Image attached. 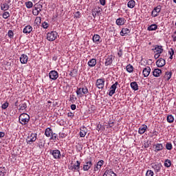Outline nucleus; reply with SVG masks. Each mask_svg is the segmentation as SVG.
Masks as SVG:
<instances>
[{"label":"nucleus","instance_id":"51","mask_svg":"<svg viewBox=\"0 0 176 176\" xmlns=\"http://www.w3.org/2000/svg\"><path fill=\"white\" fill-rule=\"evenodd\" d=\"M39 13H41V11H39L38 10H35V8L33 10L34 16H38V14H39Z\"/></svg>","mask_w":176,"mask_h":176},{"label":"nucleus","instance_id":"59","mask_svg":"<svg viewBox=\"0 0 176 176\" xmlns=\"http://www.w3.org/2000/svg\"><path fill=\"white\" fill-rule=\"evenodd\" d=\"M100 3L104 6L105 5V0H100Z\"/></svg>","mask_w":176,"mask_h":176},{"label":"nucleus","instance_id":"57","mask_svg":"<svg viewBox=\"0 0 176 176\" xmlns=\"http://www.w3.org/2000/svg\"><path fill=\"white\" fill-rule=\"evenodd\" d=\"M5 137V132L0 131V138Z\"/></svg>","mask_w":176,"mask_h":176},{"label":"nucleus","instance_id":"22","mask_svg":"<svg viewBox=\"0 0 176 176\" xmlns=\"http://www.w3.org/2000/svg\"><path fill=\"white\" fill-rule=\"evenodd\" d=\"M1 6V10H3L4 12H6V10H9V8H10V6L8 3H3L0 5Z\"/></svg>","mask_w":176,"mask_h":176},{"label":"nucleus","instance_id":"64","mask_svg":"<svg viewBox=\"0 0 176 176\" xmlns=\"http://www.w3.org/2000/svg\"><path fill=\"white\" fill-rule=\"evenodd\" d=\"M173 144H174L175 146H176V139H175Z\"/></svg>","mask_w":176,"mask_h":176},{"label":"nucleus","instance_id":"50","mask_svg":"<svg viewBox=\"0 0 176 176\" xmlns=\"http://www.w3.org/2000/svg\"><path fill=\"white\" fill-rule=\"evenodd\" d=\"M100 169H101V166H98L97 164L95 165L94 168V171H98Z\"/></svg>","mask_w":176,"mask_h":176},{"label":"nucleus","instance_id":"61","mask_svg":"<svg viewBox=\"0 0 176 176\" xmlns=\"http://www.w3.org/2000/svg\"><path fill=\"white\" fill-rule=\"evenodd\" d=\"M41 17H36V21H38L39 23H41Z\"/></svg>","mask_w":176,"mask_h":176},{"label":"nucleus","instance_id":"30","mask_svg":"<svg viewBox=\"0 0 176 176\" xmlns=\"http://www.w3.org/2000/svg\"><path fill=\"white\" fill-rule=\"evenodd\" d=\"M131 87L133 90H135V91H137V90H138V84L135 81L132 82H131Z\"/></svg>","mask_w":176,"mask_h":176},{"label":"nucleus","instance_id":"21","mask_svg":"<svg viewBox=\"0 0 176 176\" xmlns=\"http://www.w3.org/2000/svg\"><path fill=\"white\" fill-rule=\"evenodd\" d=\"M153 75L155 78H159L162 75V69H155L153 72Z\"/></svg>","mask_w":176,"mask_h":176},{"label":"nucleus","instance_id":"39","mask_svg":"<svg viewBox=\"0 0 176 176\" xmlns=\"http://www.w3.org/2000/svg\"><path fill=\"white\" fill-rule=\"evenodd\" d=\"M2 17L6 20V19H9V17H10V13L9 12H4L2 14Z\"/></svg>","mask_w":176,"mask_h":176},{"label":"nucleus","instance_id":"55","mask_svg":"<svg viewBox=\"0 0 176 176\" xmlns=\"http://www.w3.org/2000/svg\"><path fill=\"white\" fill-rule=\"evenodd\" d=\"M70 108L72 111H75V109H76V104H72L70 106Z\"/></svg>","mask_w":176,"mask_h":176},{"label":"nucleus","instance_id":"19","mask_svg":"<svg viewBox=\"0 0 176 176\" xmlns=\"http://www.w3.org/2000/svg\"><path fill=\"white\" fill-rule=\"evenodd\" d=\"M142 74L144 78H148L149 76V74H151V67H146L143 69Z\"/></svg>","mask_w":176,"mask_h":176},{"label":"nucleus","instance_id":"7","mask_svg":"<svg viewBox=\"0 0 176 176\" xmlns=\"http://www.w3.org/2000/svg\"><path fill=\"white\" fill-rule=\"evenodd\" d=\"M49 78L52 80H57L58 78V72L56 70L50 71L49 73Z\"/></svg>","mask_w":176,"mask_h":176},{"label":"nucleus","instance_id":"6","mask_svg":"<svg viewBox=\"0 0 176 176\" xmlns=\"http://www.w3.org/2000/svg\"><path fill=\"white\" fill-rule=\"evenodd\" d=\"M163 166L161 163H153L151 164V168L154 170L155 173L157 174V173H160V170H162V167Z\"/></svg>","mask_w":176,"mask_h":176},{"label":"nucleus","instance_id":"26","mask_svg":"<svg viewBox=\"0 0 176 176\" xmlns=\"http://www.w3.org/2000/svg\"><path fill=\"white\" fill-rule=\"evenodd\" d=\"M96 64H97V60H96V58H92L88 61L89 67H96Z\"/></svg>","mask_w":176,"mask_h":176},{"label":"nucleus","instance_id":"54","mask_svg":"<svg viewBox=\"0 0 176 176\" xmlns=\"http://www.w3.org/2000/svg\"><path fill=\"white\" fill-rule=\"evenodd\" d=\"M76 98L74 95L70 96V101H76Z\"/></svg>","mask_w":176,"mask_h":176},{"label":"nucleus","instance_id":"12","mask_svg":"<svg viewBox=\"0 0 176 176\" xmlns=\"http://www.w3.org/2000/svg\"><path fill=\"white\" fill-rule=\"evenodd\" d=\"M69 170H72V171H74V170L79 173V171L80 170V162L76 161V164H74L73 166H72L69 168Z\"/></svg>","mask_w":176,"mask_h":176},{"label":"nucleus","instance_id":"58","mask_svg":"<svg viewBox=\"0 0 176 176\" xmlns=\"http://www.w3.org/2000/svg\"><path fill=\"white\" fill-rule=\"evenodd\" d=\"M154 57L155 59L159 58V57H160V54L155 53V54L154 55Z\"/></svg>","mask_w":176,"mask_h":176},{"label":"nucleus","instance_id":"25","mask_svg":"<svg viewBox=\"0 0 176 176\" xmlns=\"http://www.w3.org/2000/svg\"><path fill=\"white\" fill-rule=\"evenodd\" d=\"M118 85H119V83L118 82H116L113 85H111V96L113 94H115V91H116V89L118 88Z\"/></svg>","mask_w":176,"mask_h":176},{"label":"nucleus","instance_id":"24","mask_svg":"<svg viewBox=\"0 0 176 176\" xmlns=\"http://www.w3.org/2000/svg\"><path fill=\"white\" fill-rule=\"evenodd\" d=\"M101 37H100V35L98 34H94L92 38V41L94 42V43H97V45H98V43H100V39Z\"/></svg>","mask_w":176,"mask_h":176},{"label":"nucleus","instance_id":"5","mask_svg":"<svg viewBox=\"0 0 176 176\" xmlns=\"http://www.w3.org/2000/svg\"><path fill=\"white\" fill-rule=\"evenodd\" d=\"M160 12H162V6L159 5L153 10L151 12L152 17H157Z\"/></svg>","mask_w":176,"mask_h":176},{"label":"nucleus","instance_id":"14","mask_svg":"<svg viewBox=\"0 0 176 176\" xmlns=\"http://www.w3.org/2000/svg\"><path fill=\"white\" fill-rule=\"evenodd\" d=\"M156 65L159 68H161L162 67H164L166 65V60L163 58H160L156 62Z\"/></svg>","mask_w":176,"mask_h":176},{"label":"nucleus","instance_id":"15","mask_svg":"<svg viewBox=\"0 0 176 176\" xmlns=\"http://www.w3.org/2000/svg\"><path fill=\"white\" fill-rule=\"evenodd\" d=\"M21 64H27L28 63V56L26 54H21L20 57Z\"/></svg>","mask_w":176,"mask_h":176},{"label":"nucleus","instance_id":"20","mask_svg":"<svg viewBox=\"0 0 176 176\" xmlns=\"http://www.w3.org/2000/svg\"><path fill=\"white\" fill-rule=\"evenodd\" d=\"M130 32H131L130 29H129L127 28H124L122 29L120 34L121 36H124V35H127V34H130Z\"/></svg>","mask_w":176,"mask_h":176},{"label":"nucleus","instance_id":"10","mask_svg":"<svg viewBox=\"0 0 176 176\" xmlns=\"http://www.w3.org/2000/svg\"><path fill=\"white\" fill-rule=\"evenodd\" d=\"M102 10L98 7L95 8L92 10V16L94 19L97 17V16H100L101 14V11Z\"/></svg>","mask_w":176,"mask_h":176},{"label":"nucleus","instance_id":"53","mask_svg":"<svg viewBox=\"0 0 176 176\" xmlns=\"http://www.w3.org/2000/svg\"><path fill=\"white\" fill-rule=\"evenodd\" d=\"M96 164L102 167V164H104V160H100Z\"/></svg>","mask_w":176,"mask_h":176},{"label":"nucleus","instance_id":"41","mask_svg":"<svg viewBox=\"0 0 176 176\" xmlns=\"http://www.w3.org/2000/svg\"><path fill=\"white\" fill-rule=\"evenodd\" d=\"M165 146L167 151H171V149H173V144H171L170 142H167Z\"/></svg>","mask_w":176,"mask_h":176},{"label":"nucleus","instance_id":"2","mask_svg":"<svg viewBox=\"0 0 176 176\" xmlns=\"http://www.w3.org/2000/svg\"><path fill=\"white\" fill-rule=\"evenodd\" d=\"M37 138H38V134L30 133L28 135V136L26 138V142L27 144H29V145H31L33 144V142H35L36 141Z\"/></svg>","mask_w":176,"mask_h":176},{"label":"nucleus","instance_id":"3","mask_svg":"<svg viewBox=\"0 0 176 176\" xmlns=\"http://www.w3.org/2000/svg\"><path fill=\"white\" fill-rule=\"evenodd\" d=\"M57 36H58V33L56 31H52L47 34V41H50V42L56 41V39H57Z\"/></svg>","mask_w":176,"mask_h":176},{"label":"nucleus","instance_id":"44","mask_svg":"<svg viewBox=\"0 0 176 176\" xmlns=\"http://www.w3.org/2000/svg\"><path fill=\"white\" fill-rule=\"evenodd\" d=\"M8 36L9 38H10V39H12V38H13V36H14V33L12 32V30H8Z\"/></svg>","mask_w":176,"mask_h":176},{"label":"nucleus","instance_id":"43","mask_svg":"<svg viewBox=\"0 0 176 176\" xmlns=\"http://www.w3.org/2000/svg\"><path fill=\"white\" fill-rule=\"evenodd\" d=\"M168 53L170 54L169 58L170 60H173V56H174V50L173 48H170V50L168 51Z\"/></svg>","mask_w":176,"mask_h":176},{"label":"nucleus","instance_id":"1","mask_svg":"<svg viewBox=\"0 0 176 176\" xmlns=\"http://www.w3.org/2000/svg\"><path fill=\"white\" fill-rule=\"evenodd\" d=\"M19 120L21 124H27L30 122V116L25 113H23L19 116Z\"/></svg>","mask_w":176,"mask_h":176},{"label":"nucleus","instance_id":"42","mask_svg":"<svg viewBox=\"0 0 176 176\" xmlns=\"http://www.w3.org/2000/svg\"><path fill=\"white\" fill-rule=\"evenodd\" d=\"M25 6L28 9H31L34 6V3H32V1H27L25 2Z\"/></svg>","mask_w":176,"mask_h":176},{"label":"nucleus","instance_id":"23","mask_svg":"<svg viewBox=\"0 0 176 176\" xmlns=\"http://www.w3.org/2000/svg\"><path fill=\"white\" fill-rule=\"evenodd\" d=\"M146 129H148V126H146L145 124L141 126L139 128V131H138L139 134H144V133H145V131H146Z\"/></svg>","mask_w":176,"mask_h":176},{"label":"nucleus","instance_id":"49","mask_svg":"<svg viewBox=\"0 0 176 176\" xmlns=\"http://www.w3.org/2000/svg\"><path fill=\"white\" fill-rule=\"evenodd\" d=\"M59 137H60V138H65V137H67V134L63 132H60Z\"/></svg>","mask_w":176,"mask_h":176},{"label":"nucleus","instance_id":"9","mask_svg":"<svg viewBox=\"0 0 176 176\" xmlns=\"http://www.w3.org/2000/svg\"><path fill=\"white\" fill-rule=\"evenodd\" d=\"M91 166H93V162L91 160H87L85 164L83 165L82 170L84 171H89V168H91Z\"/></svg>","mask_w":176,"mask_h":176},{"label":"nucleus","instance_id":"62","mask_svg":"<svg viewBox=\"0 0 176 176\" xmlns=\"http://www.w3.org/2000/svg\"><path fill=\"white\" fill-rule=\"evenodd\" d=\"M100 129H101V125L100 124H98L97 130H98V131H100Z\"/></svg>","mask_w":176,"mask_h":176},{"label":"nucleus","instance_id":"28","mask_svg":"<svg viewBox=\"0 0 176 176\" xmlns=\"http://www.w3.org/2000/svg\"><path fill=\"white\" fill-rule=\"evenodd\" d=\"M126 20H124V18H118L116 23L117 25H123L125 23Z\"/></svg>","mask_w":176,"mask_h":176},{"label":"nucleus","instance_id":"16","mask_svg":"<svg viewBox=\"0 0 176 176\" xmlns=\"http://www.w3.org/2000/svg\"><path fill=\"white\" fill-rule=\"evenodd\" d=\"M154 53H157L162 54L163 53V46L162 45H155V49H153Z\"/></svg>","mask_w":176,"mask_h":176},{"label":"nucleus","instance_id":"11","mask_svg":"<svg viewBox=\"0 0 176 176\" xmlns=\"http://www.w3.org/2000/svg\"><path fill=\"white\" fill-rule=\"evenodd\" d=\"M153 148L154 149V152H160V151H163V144L157 143L153 144Z\"/></svg>","mask_w":176,"mask_h":176},{"label":"nucleus","instance_id":"13","mask_svg":"<svg viewBox=\"0 0 176 176\" xmlns=\"http://www.w3.org/2000/svg\"><path fill=\"white\" fill-rule=\"evenodd\" d=\"M104 83L105 82L104 81V80L100 78L96 80V85L98 89H103Z\"/></svg>","mask_w":176,"mask_h":176},{"label":"nucleus","instance_id":"38","mask_svg":"<svg viewBox=\"0 0 176 176\" xmlns=\"http://www.w3.org/2000/svg\"><path fill=\"white\" fill-rule=\"evenodd\" d=\"M167 122L168 123H173L174 122V116L173 115H168L167 116Z\"/></svg>","mask_w":176,"mask_h":176},{"label":"nucleus","instance_id":"36","mask_svg":"<svg viewBox=\"0 0 176 176\" xmlns=\"http://www.w3.org/2000/svg\"><path fill=\"white\" fill-rule=\"evenodd\" d=\"M6 175V168L5 167H0V176H5Z\"/></svg>","mask_w":176,"mask_h":176},{"label":"nucleus","instance_id":"56","mask_svg":"<svg viewBox=\"0 0 176 176\" xmlns=\"http://www.w3.org/2000/svg\"><path fill=\"white\" fill-rule=\"evenodd\" d=\"M172 38L173 39V42H176V31L174 32V35H172Z\"/></svg>","mask_w":176,"mask_h":176},{"label":"nucleus","instance_id":"27","mask_svg":"<svg viewBox=\"0 0 176 176\" xmlns=\"http://www.w3.org/2000/svg\"><path fill=\"white\" fill-rule=\"evenodd\" d=\"M53 133V130H52V129L50 128H47L45 131V135H46L47 137H52V134Z\"/></svg>","mask_w":176,"mask_h":176},{"label":"nucleus","instance_id":"46","mask_svg":"<svg viewBox=\"0 0 176 176\" xmlns=\"http://www.w3.org/2000/svg\"><path fill=\"white\" fill-rule=\"evenodd\" d=\"M80 16H81L80 12L77 11L74 14V19H80Z\"/></svg>","mask_w":176,"mask_h":176},{"label":"nucleus","instance_id":"29","mask_svg":"<svg viewBox=\"0 0 176 176\" xmlns=\"http://www.w3.org/2000/svg\"><path fill=\"white\" fill-rule=\"evenodd\" d=\"M171 76H173V73L171 72H166L164 78L166 79V80L168 81L170 79H171Z\"/></svg>","mask_w":176,"mask_h":176},{"label":"nucleus","instance_id":"35","mask_svg":"<svg viewBox=\"0 0 176 176\" xmlns=\"http://www.w3.org/2000/svg\"><path fill=\"white\" fill-rule=\"evenodd\" d=\"M126 68L127 72H129V74H131V72L134 71V67L131 65H126Z\"/></svg>","mask_w":176,"mask_h":176},{"label":"nucleus","instance_id":"45","mask_svg":"<svg viewBox=\"0 0 176 176\" xmlns=\"http://www.w3.org/2000/svg\"><path fill=\"white\" fill-rule=\"evenodd\" d=\"M154 173L152 170H148L146 173V176H153Z\"/></svg>","mask_w":176,"mask_h":176},{"label":"nucleus","instance_id":"37","mask_svg":"<svg viewBox=\"0 0 176 176\" xmlns=\"http://www.w3.org/2000/svg\"><path fill=\"white\" fill-rule=\"evenodd\" d=\"M42 8H43V6H42V4H36V5H34L35 10H38L40 12H42Z\"/></svg>","mask_w":176,"mask_h":176},{"label":"nucleus","instance_id":"8","mask_svg":"<svg viewBox=\"0 0 176 176\" xmlns=\"http://www.w3.org/2000/svg\"><path fill=\"white\" fill-rule=\"evenodd\" d=\"M50 153L52 155L54 159H60L61 157V152L58 149L51 150Z\"/></svg>","mask_w":176,"mask_h":176},{"label":"nucleus","instance_id":"33","mask_svg":"<svg viewBox=\"0 0 176 176\" xmlns=\"http://www.w3.org/2000/svg\"><path fill=\"white\" fill-rule=\"evenodd\" d=\"M25 109H27V103L23 102L19 104V111H25Z\"/></svg>","mask_w":176,"mask_h":176},{"label":"nucleus","instance_id":"31","mask_svg":"<svg viewBox=\"0 0 176 176\" xmlns=\"http://www.w3.org/2000/svg\"><path fill=\"white\" fill-rule=\"evenodd\" d=\"M157 28V25L154 23V24L149 25L147 28V30H148V31H156Z\"/></svg>","mask_w":176,"mask_h":176},{"label":"nucleus","instance_id":"4","mask_svg":"<svg viewBox=\"0 0 176 176\" xmlns=\"http://www.w3.org/2000/svg\"><path fill=\"white\" fill-rule=\"evenodd\" d=\"M76 93L79 97H83V94L89 93V89H87V87H83L82 88L77 87Z\"/></svg>","mask_w":176,"mask_h":176},{"label":"nucleus","instance_id":"48","mask_svg":"<svg viewBox=\"0 0 176 176\" xmlns=\"http://www.w3.org/2000/svg\"><path fill=\"white\" fill-rule=\"evenodd\" d=\"M8 107H9V103L8 102L3 103L2 105H1V108L2 109H6L8 108Z\"/></svg>","mask_w":176,"mask_h":176},{"label":"nucleus","instance_id":"32","mask_svg":"<svg viewBox=\"0 0 176 176\" xmlns=\"http://www.w3.org/2000/svg\"><path fill=\"white\" fill-rule=\"evenodd\" d=\"M104 64L106 67H108V65H111V56L108 55L105 56Z\"/></svg>","mask_w":176,"mask_h":176},{"label":"nucleus","instance_id":"17","mask_svg":"<svg viewBox=\"0 0 176 176\" xmlns=\"http://www.w3.org/2000/svg\"><path fill=\"white\" fill-rule=\"evenodd\" d=\"M86 134H87V128L82 126L80 129V137H86Z\"/></svg>","mask_w":176,"mask_h":176},{"label":"nucleus","instance_id":"47","mask_svg":"<svg viewBox=\"0 0 176 176\" xmlns=\"http://www.w3.org/2000/svg\"><path fill=\"white\" fill-rule=\"evenodd\" d=\"M50 140H52L53 141H56L57 140V134L56 133H52Z\"/></svg>","mask_w":176,"mask_h":176},{"label":"nucleus","instance_id":"52","mask_svg":"<svg viewBox=\"0 0 176 176\" xmlns=\"http://www.w3.org/2000/svg\"><path fill=\"white\" fill-rule=\"evenodd\" d=\"M42 25L43 28H45V30L49 27V25L46 22L43 23Z\"/></svg>","mask_w":176,"mask_h":176},{"label":"nucleus","instance_id":"60","mask_svg":"<svg viewBox=\"0 0 176 176\" xmlns=\"http://www.w3.org/2000/svg\"><path fill=\"white\" fill-rule=\"evenodd\" d=\"M67 116H69V118H74V113H67Z\"/></svg>","mask_w":176,"mask_h":176},{"label":"nucleus","instance_id":"40","mask_svg":"<svg viewBox=\"0 0 176 176\" xmlns=\"http://www.w3.org/2000/svg\"><path fill=\"white\" fill-rule=\"evenodd\" d=\"M164 166L167 168L170 167L171 166V160H166Z\"/></svg>","mask_w":176,"mask_h":176},{"label":"nucleus","instance_id":"18","mask_svg":"<svg viewBox=\"0 0 176 176\" xmlns=\"http://www.w3.org/2000/svg\"><path fill=\"white\" fill-rule=\"evenodd\" d=\"M32 32V26L30 25L25 26L23 30V34H31Z\"/></svg>","mask_w":176,"mask_h":176},{"label":"nucleus","instance_id":"63","mask_svg":"<svg viewBox=\"0 0 176 176\" xmlns=\"http://www.w3.org/2000/svg\"><path fill=\"white\" fill-rule=\"evenodd\" d=\"M111 176H116V175L115 174V173L111 172Z\"/></svg>","mask_w":176,"mask_h":176},{"label":"nucleus","instance_id":"34","mask_svg":"<svg viewBox=\"0 0 176 176\" xmlns=\"http://www.w3.org/2000/svg\"><path fill=\"white\" fill-rule=\"evenodd\" d=\"M128 8H130V9H133L134 6H135V1L134 0H131L127 3Z\"/></svg>","mask_w":176,"mask_h":176}]
</instances>
